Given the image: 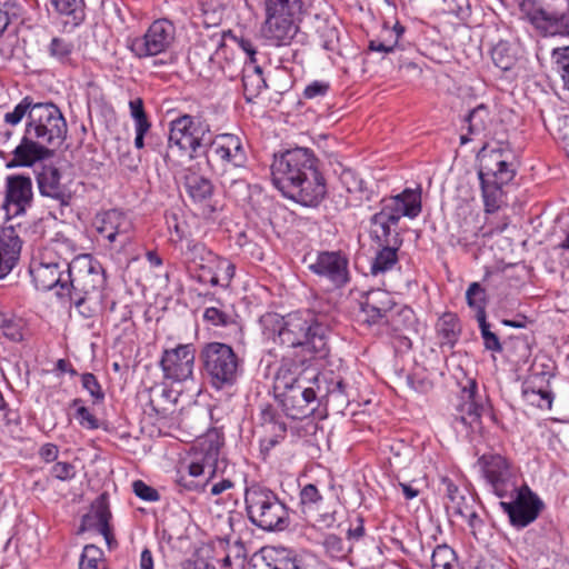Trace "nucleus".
<instances>
[{
    "instance_id": "3",
    "label": "nucleus",
    "mask_w": 569,
    "mask_h": 569,
    "mask_svg": "<svg viewBox=\"0 0 569 569\" xmlns=\"http://www.w3.org/2000/svg\"><path fill=\"white\" fill-rule=\"evenodd\" d=\"M274 388L280 391L286 415L301 419L315 411L311 405L319 402L320 375L315 369H303L293 362L283 363L276 375Z\"/></svg>"
},
{
    "instance_id": "59",
    "label": "nucleus",
    "mask_w": 569,
    "mask_h": 569,
    "mask_svg": "<svg viewBox=\"0 0 569 569\" xmlns=\"http://www.w3.org/2000/svg\"><path fill=\"white\" fill-rule=\"evenodd\" d=\"M50 475L60 481H70L76 477L77 471L74 465L67 461H58L51 467Z\"/></svg>"
},
{
    "instance_id": "48",
    "label": "nucleus",
    "mask_w": 569,
    "mask_h": 569,
    "mask_svg": "<svg viewBox=\"0 0 569 569\" xmlns=\"http://www.w3.org/2000/svg\"><path fill=\"white\" fill-rule=\"evenodd\" d=\"M323 548L328 556L333 559H345L351 551L352 547L347 545L342 538L336 535H328L323 540Z\"/></svg>"
},
{
    "instance_id": "24",
    "label": "nucleus",
    "mask_w": 569,
    "mask_h": 569,
    "mask_svg": "<svg viewBox=\"0 0 569 569\" xmlns=\"http://www.w3.org/2000/svg\"><path fill=\"white\" fill-rule=\"evenodd\" d=\"M236 267L228 259L216 253L199 269L198 280L211 287L228 288L234 277Z\"/></svg>"
},
{
    "instance_id": "1",
    "label": "nucleus",
    "mask_w": 569,
    "mask_h": 569,
    "mask_svg": "<svg viewBox=\"0 0 569 569\" xmlns=\"http://www.w3.org/2000/svg\"><path fill=\"white\" fill-rule=\"evenodd\" d=\"M271 179L287 199L303 207H318L327 194L319 160L308 148L298 147L274 154Z\"/></svg>"
},
{
    "instance_id": "43",
    "label": "nucleus",
    "mask_w": 569,
    "mask_h": 569,
    "mask_svg": "<svg viewBox=\"0 0 569 569\" xmlns=\"http://www.w3.org/2000/svg\"><path fill=\"white\" fill-rule=\"evenodd\" d=\"M73 51V42L66 38L54 37L48 46L50 57L62 64L71 63Z\"/></svg>"
},
{
    "instance_id": "32",
    "label": "nucleus",
    "mask_w": 569,
    "mask_h": 569,
    "mask_svg": "<svg viewBox=\"0 0 569 569\" xmlns=\"http://www.w3.org/2000/svg\"><path fill=\"white\" fill-rule=\"evenodd\" d=\"M247 172H219V181L228 197L237 202L246 201L250 197V186L246 180Z\"/></svg>"
},
{
    "instance_id": "22",
    "label": "nucleus",
    "mask_w": 569,
    "mask_h": 569,
    "mask_svg": "<svg viewBox=\"0 0 569 569\" xmlns=\"http://www.w3.org/2000/svg\"><path fill=\"white\" fill-rule=\"evenodd\" d=\"M33 187L30 177L10 174L4 182L3 209L9 217H18L32 206Z\"/></svg>"
},
{
    "instance_id": "47",
    "label": "nucleus",
    "mask_w": 569,
    "mask_h": 569,
    "mask_svg": "<svg viewBox=\"0 0 569 569\" xmlns=\"http://www.w3.org/2000/svg\"><path fill=\"white\" fill-rule=\"evenodd\" d=\"M268 569H301L300 561L293 550H274L272 562L267 563Z\"/></svg>"
},
{
    "instance_id": "39",
    "label": "nucleus",
    "mask_w": 569,
    "mask_h": 569,
    "mask_svg": "<svg viewBox=\"0 0 569 569\" xmlns=\"http://www.w3.org/2000/svg\"><path fill=\"white\" fill-rule=\"evenodd\" d=\"M381 249L376 253L371 262V273L378 276L391 270L398 262V250L400 247L380 246Z\"/></svg>"
},
{
    "instance_id": "55",
    "label": "nucleus",
    "mask_w": 569,
    "mask_h": 569,
    "mask_svg": "<svg viewBox=\"0 0 569 569\" xmlns=\"http://www.w3.org/2000/svg\"><path fill=\"white\" fill-rule=\"evenodd\" d=\"M81 385L88 391L94 402H101L104 399V392L93 373L86 372L81 376Z\"/></svg>"
},
{
    "instance_id": "36",
    "label": "nucleus",
    "mask_w": 569,
    "mask_h": 569,
    "mask_svg": "<svg viewBox=\"0 0 569 569\" xmlns=\"http://www.w3.org/2000/svg\"><path fill=\"white\" fill-rule=\"evenodd\" d=\"M405 33V27L396 22L392 28L383 26L381 36L378 39L370 40L369 50L391 53L397 48L400 38Z\"/></svg>"
},
{
    "instance_id": "18",
    "label": "nucleus",
    "mask_w": 569,
    "mask_h": 569,
    "mask_svg": "<svg viewBox=\"0 0 569 569\" xmlns=\"http://www.w3.org/2000/svg\"><path fill=\"white\" fill-rule=\"evenodd\" d=\"M478 463L492 492L500 499L517 490V476L509 461L500 455H483Z\"/></svg>"
},
{
    "instance_id": "4",
    "label": "nucleus",
    "mask_w": 569,
    "mask_h": 569,
    "mask_svg": "<svg viewBox=\"0 0 569 569\" xmlns=\"http://www.w3.org/2000/svg\"><path fill=\"white\" fill-rule=\"evenodd\" d=\"M421 189L407 188L381 200V208L370 218L371 237L379 246L401 247L402 238L397 226L402 217L417 218L421 212Z\"/></svg>"
},
{
    "instance_id": "42",
    "label": "nucleus",
    "mask_w": 569,
    "mask_h": 569,
    "mask_svg": "<svg viewBox=\"0 0 569 569\" xmlns=\"http://www.w3.org/2000/svg\"><path fill=\"white\" fill-rule=\"evenodd\" d=\"M321 381V393L319 399L328 398V400L335 401L338 406H345L349 402L347 387L341 379L328 381L320 377Z\"/></svg>"
},
{
    "instance_id": "62",
    "label": "nucleus",
    "mask_w": 569,
    "mask_h": 569,
    "mask_svg": "<svg viewBox=\"0 0 569 569\" xmlns=\"http://www.w3.org/2000/svg\"><path fill=\"white\" fill-rule=\"evenodd\" d=\"M439 331L448 342L456 340L459 333L457 319L452 315H446L439 323Z\"/></svg>"
},
{
    "instance_id": "64",
    "label": "nucleus",
    "mask_w": 569,
    "mask_h": 569,
    "mask_svg": "<svg viewBox=\"0 0 569 569\" xmlns=\"http://www.w3.org/2000/svg\"><path fill=\"white\" fill-rule=\"evenodd\" d=\"M552 251L558 256L559 263L569 268V230L565 232L563 239L553 246Z\"/></svg>"
},
{
    "instance_id": "9",
    "label": "nucleus",
    "mask_w": 569,
    "mask_h": 569,
    "mask_svg": "<svg viewBox=\"0 0 569 569\" xmlns=\"http://www.w3.org/2000/svg\"><path fill=\"white\" fill-rule=\"evenodd\" d=\"M360 317L369 326H388L398 331L412 318V310L396 303L392 295L383 289L366 292L360 301Z\"/></svg>"
},
{
    "instance_id": "25",
    "label": "nucleus",
    "mask_w": 569,
    "mask_h": 569,
    "mask_svg": "<svg viewBox=\"0 0 569 569\" xmlns=\"http://www.w3.org/2000/svg\"><path fill=\"white\" fill-rule=\"evenodd\" d=\"M297 14H273L266 13V21L262 27L263 36L273 46H286L295 37L297 27L293 18Z\"/></svg>"
},
{
    "instance_id": "28",
    "label": "nucleus",
    "mask_w": 569,
    "mask_h": 569,
    "mask_svg": "<svg viewBox=\"0 0 569 569\" xmlns=\"http://www.w3.org/2000/svg\"><path fill=\"white\" fill-rule=\"evenodd\" d=\"M492 123L493 116L489 108L483 103L477 106L465 117L468 134L460 136V143L467 144L477 137H486L490 132Z\"/></svg>"
},
{
    "instance_id": "34",
    "label": "nucleus",
    "mask_w": 569,
    "mask_h": 569,
    "mask_svg": "<svg viewBox=\"0 0 569 569\" xmlns=\"http://www.w3.org/2000/svg\"><path fill=\"white\" fill-rule=\"evenodd\" d=\"M184 189L196 203L206 202L213 193L211 181L194 171H190L184 176Z\"/></svg>"
},
{
    "instance_id": "45",
    "label": "nucleus",
    "mask_w": 569,
    "mask_h": 569,
    "mask_svg": "<svg viewBox=\"0 0 569 569\" xmlns=\"http://www.w3.org/2000/svg\"><path fill=\"white\" fill-rule=\"evenodd\" d=\"M182 253L199 270L214 252L208 249L204 243L190 239L187 241Z\"/></svg>"
},
{
    "instance_id": "46",
    "label": "nucleus",
    "mask_w": 569,
    "mask_h": 569,
    "mask_svg": "<svg viewBox=\"0 0 569 569\" xmlns=\"http://www.w3.org/2000/svg\"><path fill=\"white\" fill-rule=\"evenodd\" d=\"M264 13L299 14L302 9L301 0H261Z\"/></svg>"
},
{
    "instance_id": "5",
    "label": "nucleus",
    "mask_w": 569,
    "mask_h": 569,
    "mask_svg": "<svg viewBox=\"0 0 569 569\" xmlns=\"http://www.w3.org/2000/svg\"><path fill=\"white\" fill-rule=\"evenodd\" d=\"M421 189L407 188L381 200V208L370 218L371 237L379 246L401 247L402 238L397 226L402 217L417 218L421 212Z\"/></svg>"
},
{
    "instance_id": "16",
    "label": "nucleus",
    "mask_w": 569,
    "mask_h": 569,
    "mask_svg": "<svg viewBox=\"0 0 569 569\" xmlns=\"http://www.w3.org/2000/svg\"><path fill=\"white\" fill-rule=\"evenodd\" d=\"M176 41V26L166 18L154 20L142 36L129 38L127 48L138 59L168 52Z\"/></svg>"
},
{
    "instance_id": "20",
    "label": "nucleus",
    "mask_w": 569,
    "mask_h": 569,
    "mask_svg": "<svg viewBox=\"0 0 569 569\" xmlns=\"http://www.w3.org/2000/svg\"><path fill=\"white\" fill-rule=\"evenodd\" d=\"M92 226L100 240L109 244L119 243L121 247L129 241L133 228L130 217L119 209L97 213Z\"/></svg>"
},
{
    "instance_id": "52",
    "label": "nucleus",
    "mask_w": 569,
    "mask_h": 569,
    "mask_svg": "<svg viewBox=\"0 0 569 569\" xmlns=\"http://www.w3.org/2000/svg\"><path fill=\"white\" fill-rule=\"evenodd\" d=\"M34 102L32 100V98L30 97H24L14 108L12 111H9L4 114V122L7 124H11V126H16L18 124L24 116H28L30 114V111L33 109L34 107Z\"/></svg>"
},
{
    "instance_id": "19",
    "label": "nucleus",
    "mask_w": 569,
    "mask_h": 569,
    "mask_svg": "<svg viewBox=\"0 0 569 569\" xmlns=\"http://www.w3.org/2000/svg\"><path fill=\"white\" fill-rule=\"evenodd\" d=\"M309 270L325 279L335 289L346 287L351 279L349 260L340 251L319 252L315 261L309 264Z\"/></svg>"
},
{
    "instance_id": "21",
    "label": "nucleus",
    "mask_w": 569,
    "mask_h": 569,
    "mask_svg": "<svg viewBox=\"0 0 569 569\" xmlns=\"http://www.w3.org/2000/svg\"><path fill=\"white\" fill-rule=\"evenodd\" d=\"M196 347L193 343H181L176 348L166 349L160 360L163 377L172 382H183L193 376Z\"/></svg>"
},
{
    "instance_id": "51",
    "label": "nucleus",
    "mask_w": 569,
    "mask_h": 569,
    "mask_svg": "<svg viewBox=\"0 0 569 569\" xmlns=\"http://www.w3.org/2000/svg\"><path fill=\"white\" fill-rule=\"evenodd\" d=\"M300 503L305 509L318 510L323 498L313 483H308L300 490Z\"/></svg>"
},
{
    "instance_id": "60",
    "label": "nucleus",
    "mask_w": 569,
    "mask_h": 569,
    "mask_svg": "<svg viewBox=\"0 0 569 569\" xmlns=\"http://www.w3.org/2000/svg\"><path fill=\"white\" fill-rule=\"evenodd\" d=\"M18 10L13 0H0V36L6 31L11 17L18 14Z\"/></svg>"
},
{
    "instance_id": "12",
    "label": "nucleus",
    "mask_w": 569,
    "mask_h": 569,
    "mask_svg": "<svg viewBox=\"0 0 569 569\" xmlns=\"http://www.w3.org/2000/svg\"><path fill=\"white\" fill-rule=\"evenodd\" d=\"M478 176L485 212L493 213L501 207L502 187L513 179L515 170L510 163L502 159L499 151L492 150L483 156Z\"/></svg>"
},
{
    "instance_id": "27",
    "label": "nucleus",
    "mask_w": 569,
    "mask_h": 569,
    "mask_svg": "<svg viewBox=\"0 0 569 569\" xmlns=\"http://www.w3.org/2000/svg\"><path fill=\"white\" fill-rule=\"evenodd\" d=\"M21 251V240L13 227L0 229V279L16 266Z\"/></svg>"
},
{
    "instance_id": "30",
    "label": "nucleus",
    "mask_w": 569,
    "mask_h": 569,
    "mask_svg": "<svg viewBox=\"0 0 569 569\" xmlns=\"http://www.w3.org/2000/svg\"><path fill=\"white\" fill-rule=\"evenodd\" d=\"M111 512L106 495H100L91 506V512L84 517V522L93 526L103 536L109 548L116 543L110 527Z\"/></svg>"
},
{
    "instance_id": "6",
    "label": "nucleus",
    "mask_w": 569,
    "mask_h": 569,
    "mask_svg": "<svg viewBox=\"0 0 569 569\" xmlns=\"http://www.w3.org/2000/svg\"><path fill=\"white\" fill-rule=\"evenodd\" d=\"M71 283L67 286L68 297L77 308L90 302L96 308L104 301L106 274L102 266L89 254H81L72 260Z\"/></svg>"
},
{
    "instance_id": "17",
    "label": "nucleus",
    "mask_w": 569,
    "mask_h": 569,
    "mask_svg": "<svg viewBox=\"0 0 569 569\" xmlns=\"http://www.w3.org/2000/svg\"><path fill=\"white\" fill-rule=\"evenodd\" d=\"M499 505L517 529L532 523L543 509V501L527 485L517 486V490L510 497L500 499Z\"/></svg>"
},
{
    "instance_id": "33",
    "label": "nucleus",
    "mask_w": 569,
    "mask_h": 569,
    "mask_svg": "<svg viewBox=\"0 0 569 569\" xmlns=\"http://www.w3.org/2000/svg\"><path fill=\"white\" fill-rule=\"evenodd\" d=\"M340 184L350 194L348 200L351 206H358L363 200H369V191L365 181L351 169H343L339 177Z\"/></svg>"
},
{
    "instance_id": "49",
    "label": "nucleus",
    "mask_w": 569,
    "mask_h": 569,
    "mask_svg": "<svg viewBox=\"0 0 569 569\" xmlns=\"http://www.w3.org/2000/svg\"><path fill=\"white\" fill-rule=\"evenodd\" d=\"M103 552L94 545H87L81 553L80 569H102Z\"/></svg>"
},
{
    "instance_id": "63",
    "label": "nucleus",
    "mask_w": 569,
    "mask_h": 569,
    "mask_svg": "<svg viewBox=\"0 0 569 569\" xmlns=\"http://www.w3.org/2000/svg\"><path fill=\"white\" fill-rule=\"evenodd\" d=\"M321 47L335 51L339 42V32L335 27L327 26L320 31Z\"/></svg>"
},
{
    "instance_id": "54",
    "label": "nucleus",
    "mask_w": 569,
    "mask_h": 569,
    "mask_svg": "<svg viewBox=\"0 0 569 569\" xmlns=\"http://www.w3.org/2000/svg\"><path fill=\"white\" fill-rule=\"evenodd\" d=\"M81 400H73V406L77 407L76 418L79 425L87 430H96L100 427V422L96 416L84 406H79Z\"/></svg>"
},
{
    "instance_id": "14",
    "label": "nucleus",
    "mask_w": 569,
    "mask_h": 569,
    "mask_svg": "<svg viewBox=\"0 0 569 569\" xmlns=\"http://www.w3.org/2000/svg\"><path fill=\"white\" fill-rule=\"evenodd\" d=\"M68 126L61 110L52 102H37L30 111L26 133L46 146H60Z\"/></svg>"
},
{
    "instance_id": "10",
    "label": "nucleus",
    "mask_w": 569,
    "mask_h": 569,
    "mask_svg": "<svg viewBox=\"0 0 569 569\" xmlns=\"http://www.w3.org/2000/svg\"><path fill=\"white\" fill-rule=\"evenodd\" d=\"M29 272L37 289H56L57 296L66 298L67 286L71 283L72 261L46 249L32 257Z\"/></svg>"
},
{
    "instance_id": "53",
    "label": "nucleus",
    "mask_w": 569,
    "mask_h": 569,
    "mask_svg": "<svg viewBox=\"0 0 569 569\" xmlns=\"http://www.w3.org/2000/svg\"><path fill=\"white\" fill-rule=\"evenodd\" d=\"M477 321L479 323L485 348L492 352H500L502 350L501 342L498 336L490 330V325L487 322V318Z\"/></svg>"
},
{
    "instance_id": "50",
    "label": "nucleus",
    "mask_w": 569,
    "mask_h": 569,
    "mask_svg": "<svg viewBox=\"0 0 569 569\" xmlns=\"http://www.w3.org/2000/svg\"><path fill=\"white\" fill-rule=\"evenodd\" d=\"M455 560L456 553L447 545L437 546L431 556L433 569H453Z\"/></svg>"
},
{
    "instance_id": "29",
    "label": "nucleus",
    "mask_w": 569,
    "mask_h": 569,
    "mask_svg": "<svg viewBox=\"0 0 569 569\" xmlns=\"http://www.w3.org/2000/svg\"><path fill=\"white\" fill-rule=\"evenodd\" d=\"M37 183L39 192L43 197L63 201L69 194L61 172L53 166L41 167V170L37 172Z\"/></svg>"
},
{
    "instance_id": "41",
    "label": "nucleus",
    "mask_w": 569,
    "mask_h": 569,
    "mask_svg": "<svg viewBox=\"0 0 569 569\" xmlns=\"http://www.w3.org/2000/svg\"><path fill=\"white\" fill-rule=\"evenodd\" d=\"M57 12L66 16V24L78 26L84 18L82 0H50Z\"/></svg>"
},
{
    "instance_id": "31",
    "label": "nucleus",
    "mask_w": 569,
    "mask_h": 569,
    "mask_svg": "<svg viewBox=\"0 0 569 569\" xmlns=\"http://www.w3.org/2000/svg\"><path fill=\"white\" fill-rule=\"evenodd\" d=\"M520 9L525 18L543 36H557L559 33V17L547 12L530 1H523Z\"/></svg>"
},
{
    "instance_id": "35",
    "label": "nucleus",
    "mask_w": 569,
    "mask_h": 569,
    "mask_svg": "<svg viewBox=\"0 0 569 569\" xmlns=\"http://www.w3.org/2000/svg\"><path fill=\"white\" fill-rule=\"evenodd\" d=\"M242 84L248 99L258 96L266 87L262 69L256 61H246L242 69Z\"/></svg>"
},
{
    "instance_id": "61",
    "label": "nucleus",
    "mask_w": 569,
    "mask_h": 569,
    "mask_svg": "<svg viewBox=\"0 0 569 569\" xmlns=\"http://www.w3.org/2000/svg\"><path fill=\"white\" fill-rule=\"evenodd\" d=\"M525 396L527 399L541 409H550L552 405V397L549 391L546 390H528L525 389Z\"/></svg>"
},
{
    "instance_id": "44",
    "label": "nucleus",
    "mask_w": 569,
    "mask_h": 569,
    "mask_svg": "<svg viewBox=\"0 0 569 569\" xmlns=\"http://www.w3.org/2000/svg\"><path fill=\"white\" fill-rule=\"evenodd\" d=\"M467 303L470 308L476 311V319L480 320L487 318L486 303L487 295L486 290L478 283L472 282L466 292Z\"/></svg>"
},
{
    "instance_id": "38",
    "label": "nucleus",
    "mask_w": 569,
    "mask_h": 569,
    "mask_svg": "<svg viewBox=\"0 0 569 569\" xmlns=\"http://www.w3.org/2000/svg\"><path fill=\"white\" fill-rule=\"evenodd\" d=\"M26 322L22 318L8 312H0V338L3 337L13 342L23 340Z\"/></svg>"
},
{
    "instance_id": "13",
    "label": "nucleus",
    "mask_w": 569,
    "mask_h": 569,
    "mask_svg": "<svg viewBox=\"0 0 569 569\" xmlns=\"http://www.w3.org/2000/svg\"><path fill=\"white\" fill-rule=\"evenodd\" d=\"M203 154L218 174L229 171L247 172L248 154L242 138L238 134H211Z\"/></svg>"
},
{
    "instance_id": "58",
    "label": "nucleus",
    "mask_w": 569,
    "mask_h": 569,
    "mask_svg": "<svg viewBox=\"0 0 569 569\" xmlns=\"http://www.w3.org/2000/svg\"><path fill=\"white\" fill-rule=\"evenodd\" d=\"M203 319L216 327H226L231 323V316L216 307H208L203 311Z\"/></svg>"
},
{
    "instance_id": "40",
    "label": "nucleus",
    "mask_w": 569,
    "mask_h": 569,
    "mask_svg": "<svg viewBox=\"0 0 569 569\" xmlns=\"http://www.w3.org/2000/svg\"><path fill=\"white\" fill-rule=\"evenodd\" d=\"M130 117L133 121L136 137L146 138L151 129V122L144 111L141 98H134L129 101Z\"/></svg>"
},
{
    "instance_id": "11",
    "label": "nucleus",
    "mask_w": 569,
    "mask_h": 569,
    "mask_svg": "<svg viewBox=\"0 0 569 569\" xmlns=\"http://www.w3.org/2000/svg\"><path fill=\"white\" fill-rule=\"evenodd\" d=\"M223 438L217 431H211L199 438L190 448L186 467L191 477H209V480L224 473L228 461L221 455Z\"/></svg>"
},
{
    "instance_id": "7",
    "label": "nucleus",
    "mask_w": 569,
    "mask_h": 569,
    "mask_svg": "<svg viewBox=\"0 0 569 569\" xmlns=\"http://www.w3.org/2000/svg\"><path fill=\"white\" fill-rule=\"evenodd\" d=\"M200 360L210 386L216 390L231 389L241 376V360L227 343H206L200 351Z\"/></svg>"
},
{
    "instance_id": "56",
    "label": "nucleus",
    "mask_w": 569,
    "mask_h": 569,
    "mask_svg": "<svg viewBox=\"0 0 569 569\" xmlns=\"http://www.w3.org/2000/svg\"><path fill=\"white\" fill-rule=\"evenodd\" d=\"M234 482L229 478H221L220 480L213 479L209 480L207 477V481L203 486V491H207L210 497H220L228 493L231 489H233Z\"/></svg>"
},
{
    "instance_id": "26",
    "label": "nucleus",
    "mask_w": 569,
    "mask_h": 569,
    "mask_svg": "<svg viewBox=\"0 0 569 569\" xmlns=\"http://www.w3.org/2000/svg\"><path fill=\"white\" fill-rule=\"evenodd\" d=\"M46 147V144L26 133L20 143L13 149L12 158L6 163V167L9 169L31 167L48 154Z\"/></svg>"
},
{
    "instance_id": "2",
    "label": "nucleus",
    "mask_w": 569,
    "mask_h": 569,
    "mask_svg": "<svg viewBox=\"0 0 569 569\" xmlns=\"http://www.w3.org/2000/svg\"><path fill=\"white\" fill-rule=\"evenodd\" d=\"M264 342L288 348L301 347L305 351L323 357L328 351L329 328L309 311L281 316L267 312L259 319Z\"/></svg>"
},
{
    "instance_id": "8",
    "label": "nucleus",
    "mask_w": 569,
    "mask_h": 569,
    "mask_svg": "<svg viewBox=\"0 0 569 569\" xmlns=\"http://www.w3.org/2000/svg\"><path fill=\"white\" fill-rule=\"evenodd\" d=\"M244 502L249 520L258 528L274 531L288 526V509L270 489L257 485L247 488Z\"/></svg>"
},
{
    "instance_id": "23",
    "label": "nucleus",
    "mask_w": 569,
    "mask_h": 569,
    "mask_svg": "<svg viewBox=\"0 0 569 569\" xmlns=\"http://www.w3.org/2000/svg\"><path fill=\"white\" fill-rule=\"evenodd\" d=\"M482 411L483 398L478 392V385L475 379L468 378L460 390L455 419L466 427L475 429L480 422Z\"/></svg>"
},
{
    "instance_id": "57",
    "label": "nucleus",
    "mask_w": 569,
    "mask_h": 569,
    "mask_svg": "<svg viewBox=\"0 0 569 569\" xmlns=\"http://www.w3.org/2000/svg\"><path fill=\"white\" fill-rule=\"evenodd\" d=\"M553 56L557 71L561 76L565 88L569 90V48L557 49Z\"/></svg>"
},
{
    "instance_id": "15",
    "label": "nucleus",
    "mask_w": 569,
    "mask_h": 569,
    "mask_svg": "<svg viewBox=\"0 0 569 569\" xmlns=\"http://www.w3.org/2000/svg\"><path fill=\"white\" fill-rule=\"evenodd\" d=\"M210 126L198 117L183 114L170 122L169 147L193 159L203 154L211 137Z\"/></svg>"
},
{
    "instance_id": "37",
    "label": "nucleus",
    "mask_w": 569,
    "mask_h": 569,
    "mask_svg": "<svg viewBox=\"0 0 569 569\" xmlns=\"http://www.w3.org/2000/svg\"><path fill=\"white\" fill-rule=\"evenodd\" d=\"M447 497L448 502L446 508L448 512L459 518L465 513V510H468L470 507H477L473 497L465 490L459 489L451 481L447 482Z\"/></svg>"
}]
</instances>
